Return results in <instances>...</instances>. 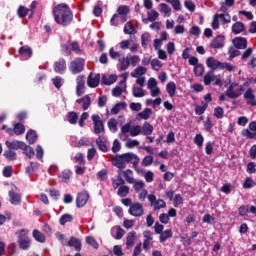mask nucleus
I'll return each instance as SVG.
<instances>
[{"instance_id": "obj_1", "label": "nucleus", "mask_w": 256, "mask_h": 256, "mask_svg": "<svg viewBox=\"0 0 256 256\" xmlns=\"http://www.w3.org/2000/svg\"><path fill=\"white\" fill-rule=\"evenodd\" d=\"M53 15L56 23L62 27H67L73 21V13L67 4H58L53 9Z\"/></svg>"}, {"instance_id": "obj_2", "label": "nucleus", "mask_w": 256, "mask_h": 256, "mask_svg": "<svg viewBox=\"0 0 256 256\" xmlns=\"http://www.w3.org/2000/svg\"><path fill=\"white\" fill-rule=\"evenodd\" d=\"M117 173V179H114L112 181L114 189L121 187V185H125V181L128 182L130 185H133V183H135V178L133 177V170H118Z\"/></svg>"}, {"instance_id": "obj_3", "label": "nucleus", "mask_w": 256, "mask_h": 256, "mask_svg": "<svg viewBox=\"0 0 256 256\" xmlns=\"http://www.w3.org/2000/svg\"><path fill=\"white\" fill-rule=\"evenodd\" d=\"M139 61H141V57L138 55L127 54L126 57L119 59V71H127L131 65L132 67H137V65H139Z\"/></svg>"}, {"instance_id": "obj_4", "label": "nucleus", "mask_w": 256, "mask_h": 256, "mask_svg": "<svg viewBox=\"0 0 256 256\" xmlns=\"http://www.w3.org/2000/svg\"><path fill=\"white\" fill-rule=\"evenodd\" d=\"M127 163H131V153H124L121 155H116L112 159V165L118 168V171H123L127 167Z\"/></svg>"}, {"instance_id": "obj_5", "label": "nucleus", "mask_w": 256, "mask_h": 256, "mask_svg": "<svg viewBox=\"0 0 256 256\" xmlns=\"http://www.w3.org/2000/svg\"><path fill=\"white\" fill-rule=\"evenodd\" d=\"M18 245L23 251H27L31 247V238L27 236V231L23 229L20 230L18 235Z\"/></svg>"}, {"instance_id": "obj_6", "label": "nucleus", "mask_w": 256, "mask_h": 256, "mask_svg": "<svg viewBox=\"0 0 256 256\" xmlns=\"http://www.w3.org/2000/svg\"><path fill=\"white\" fill-rule=\"evenodd\" d=\"M237 87V83H232L228 90L225 92V95L229 97L230 99H237V97H241L243 91V86H239L238 89L235 90Z\"/></svg>"}, {"instance_id": "obj_7", "label": "nucleus", "mask_w": 256, "mask_h": 256, "mask_svg": "<svg viewBox=\"0 0 256 256\" xmlns=\"http://www.w3.org/2000/svg\"><path fill=\"white\" fill-rule=\"evenodd\" d=\"M83 69H85V60L83 58H77L70 64V71L73 73V75L81 73Z\"/></svg>"}, {"instance_id": "obj_8", "label": "nucleus", "mask_w": 256, "mask_h": 256, "mask_svg": "<svg viewBox=\"0 0 256 256\" xmlns=\"http://www.w3.org/2000/svg\"><path fill=\"white\" fill-rule=\"evenodd\" d=\"M94 125V133L96 135H99L105 131V125L103 124V120H101V117L97 114H93L91 117Z\"/></svg>"}, {"instance_id": "obj_9", "label": "nucleus", "mask_w": 256, "mask_h": 256, "mask_svg": "<svg viewBox=\"0 0 256 256\" xmlns=\"http://www.w3.org/2000/svg\"><path fill=\"white\" fill-rule=\"evenodd\" d=\"M128 212L133 217H143V205L140 203H134L130 206Z\"/></svg>"}, {"instance_id": "obj_10", "label": "nucleus", "mask_w": 256, "mask_h": 256, "mask_svg": "<svg viewBox=\"0 0 256 256\" xmlns=\"http://www.w3.org/2000/svg\"><path fill=\"white\" fill-rule=\"evenodd\" d=\"M212 49H223L225 47V36L218 35L210 43Z\"/></svg>"}, {"instance_id": "obj_11", "label": "nucleus", "mask_w": 256, "mask_h": 256, "mask_svg": "<svg viewBox=\"0 0 256 256\" xmlns=\"http://www.w3.org/2000/svg\"><path fill=\"white\" fill-rule=\"evenodd\" d=\"M87 201H89V192H80L76 198V205L77 207H85Z\"/></svg>"}, {"instance_id": "obj_12", "label": "nucleus", "mask_w": 256, "mask_h": 256, "mask_svg": "<svg viewBox=\"0 0 256 256\" xmlns=\"http://www.w3.org/2000/svg\"><path fill=\"white\" fill-rule=\"evenodd\" d=\"M99 81H101V75L90 73L87 78V85L91 88L99 87Z\"/></svg>"}, {"instance_id": "obj_13", "label": "nucleus", "mask_w": 256, "mask_h": 256, "mask_svg": "<svg viewBox=\"0 0 256 256\" xmlns=\"http://www.w3.org/2000/svg\"><path fill=\"white\" fill-rule=\"evenodd\" d=\"M76 95L78 97H81V95H83V93H85V91H83V89H85V76L80 75L77 77L76 79Z\"/></svg>"}, {"instance_id": "obj_14", "label": "nucleus", "mask_w": 256, "mask_h": 256, "mask_svg": "<svg viewBox=\"0 0 256 256\" xmlns=\"http://www.w3.org/2000/svg\"><path fill=\"white\" fill-rule=\"evenodd\" d=\"M67 70V64L65 62V59H60L54 63V71L56 73H59V75H63L65 71Z\"/></svg>"}, {"instance_id": "obj_15", "label": "nucleus", "mask_w": 256, "mask_h": 256, "mask_svg": "<svg viewBox=\"0 0 256 256\" xmlns=\"http://www.w3.org/2000/svg\"><path fill=\"white\" fill-rule=\"evenodd\" d=\"M135 241H137V232H129L126 236V249H131L135 245Z\"/></svg>"}, {"instance_id": "obj_16", "label": "nucleus", "mask_w": 256, "mask_h": 256, "mask_svg": "<svg viewBox=\"0 0 256 256\" xmlns=\"http://www.w3.org/2000/svg\"><path fill=\"white\" fill-rule=\"evenodd\" d=\"M221 62L214 57H209L206 60V65L209 69L212 71H215V69H221Z\"/></svg>"}, {"instance_id": "obj_17", "label": "nucleus", "mask_w": 256, "mask_h": 256, "mask_svg": "<svg viewBox=\"0 0 256 256\" xmlns=\"http://www.w3.org/2000/svg\"><path fill=\"white\" fill-rule=\"evenodd\" d=\"M10 203L12 205H20L21 203V194L15 192L14 190L9 191Z\"/></svg>"}, {"instance_id": "obj_18", "label": "nucleus", "mask_w": 256, "mask_h": 256, "mask_svg": "<svg viewBox=\"0 0 256 256\" xmlns=\"http://www.w3.org/2000/svg\"><path fill=\"white\" fill-rule=\"evenodd\" d=\"M120 85H121V86H116V87L112 90V95H113V97H121V95H123V92L126 91V89H127V84H125V82H121Z\"/></svg>"}, {"instance_id": "obj_19", "label": "nucleus", "mask_w": 256, "mask_h": 256, "mask_svg": "<svg viewBox=\"0 0 256 256\" xmlns=\"http://www.w3.org/2000/svg\"><path fill=\"white\" fill-rule=\"evenodd\" d=\"M76 103L81 104L82 103V108L84 111H87L89 107H91V97L89 95H86L78 100H76Z\"/></svg>"}, {"instance_id": "obj_20", "label": "nucleus", "mask_w": 256, "mask_h": 256, "mask_svg": "<svg viewBox=\"0 0 256 256\" xmlns=\"http://www.w3.org/2000/svg\"><path fill=\"white\" fill-rule=\"evenodd\" d=\"M236 49H247V39L238 37L233 40Z\"/></svg>"}, {"instance_id": "obj_21", "label": "nucleus", "mask_w": 256, "mask_h": 256, "mask_svg": "<svg viewBox=\"0 0 256 256\" xmlns=\"http://www.w3.org/2000/svg\"><path fill=\"white\" fill-rule=\"evenodd\" d=\"M6 147H8V149H23V147H25V143L21 142V141H14V142H10V141H6Z\"/></svg>"}, {"instance_id": "obj_22", "label": "nucleus", "mask_w": 256, "mask_h": 256, "mask_svg": "<svg viewBox=\"0 0 256 256\" xmlns=\"http://www.w3.org/2000/svg\"><path fill=\"white\" fill-rule=\"evenodd\" d=\"M68 247H74L76 251H81V241L75 237H71L68 242H66Z\"/></svg>"}, {"instance_id": "obj_23", "label": "nucleus", "mask_w": 256, "mask_h": 256, "mask_svg": "<svg viewBox=\"0 0 256 256\" xmlns=\"http://www.w3.org/2000/svg\"><path fill=\"white\" fill-rule=\"evenodd\" d=\"M96 145L100 149V151H103V153H106V151H108L107 142L103 136H100L96 139Z\"/></svg>"}, {"instance_id": "obj_24", "label": "nucleus", "mask_w": 256, "mask_h": 256, "mask_svg": "<svg viewBox=\"0 0 256 256\" xmlns=\"http://www.w3.org/2000/svg\"><path fill=\"white\" fill-rule=\"evenodd\" d=\"M145 73H147V68L138 66L131 72V77L137 79L138 77H141V75H145Z\"/></svg>"}, {"instance_id": "obj_25", "label": "nucleus", "mask_w": 256, "mask_h": 256, "mask_svg": "<svg viewBox=\"0 0 256 256\" xmlns=\"http://www.w3.org/2000/svg\"><path fill=\"white\" fill-rule=\"evenodd\" d=\"M245 31V24L242 22H236L232 25V33L234 35H239V33H243Z\"/></svg>"}, {"instance_id": "obj_26", "label": "nucleus", "mask_w": 256, "mask_h": 256, "mask_svg": "<svg viewBox=\"0 0 256 256\" xmlns=\"http://www.w3.org/2000/svg\"><path fill=\"white\" fill-rule=\"evenodd\" d=\"M19 54L21 57H25V59H30V57L33 55V50H31L30 47L22 46L19 49Z\"/></svg>"}, {"instance_id": "obj_27", "label": "nucleus", "mask_w": 256, "mask_h": 256, "mask_svg": "<svg viewBox=\"0 0 256 256\" xmlns=\"http://www.w3.org/2000/svg\"><path fill=\"white\" fill-rule=\"evenodd\" d=\"M171 237H173V230L167 229V230L161 232L160 237H159L160 243H165V241L167 239H171Z\"/></svg>"}, {"instance_id": "obj_28", "label": "nucleus", "mask_w": 256, "mask_h": 256, "mask_svg": "<svg viewBox=\"0 0 256 256\" xmlns=\"http://www.w3.org/2000/svg\"><path fill=\"white\" fill-rule=\"evenodd\" d=\"M166 91L169 97H175V93L177 92V85H175V82H169L166 86Z\"/></svg>"}, {"instance_id": "obj_29", "label": "nucleus", "mask_w": 256, "mask_h": 256, "mask_svg": "<svg viewBox=\"0 0 256 256\" xmlns=\"http://www.w3.org/2000/svg\"><path fill=\"white\" fill-rule=\"evenodd\" d=\"M130 163H132V165H133L135 171H137V173H143L142 170L137 168V166L139 165V156L131 153V155H130Z\"/></svg>"}, {"instance_id": "obj_30", "label": "nucleus", "mask_w": 256, "mask_h": 256, "mask_svg": "<svg viewBox=\"0 0 256 256\" xmlns=\"http://www.w3.org/2000/svg\"><path fill=\"white\" fill-rule=\"evenodd\" d=\"M127 107V103L125 102H119L115 104V106L111 109V114L112 115H117L121 109H125Z\"/></svg>"}, {"instance_id": "obj_31", "label": "nucleus", "mask_w": 256, "mask_h": 256, "mask_svg": "<svg viewBox=\"0 0 256 256\" xmlns=\"http://www.w3.org/2000/svg\"><path fill=\"white\" fill-rule=\"evenodd\" d=\"M143 135H151L153 133V125L149 122H145L143 126H141Z\"/></svg>"}, {"instance_id": "obj_32", "label": "nucleus", "mask_w": 256, "mask_h": 256, "mask_svg": "<svg viewBox=\"0 0 256 256\" xmlns=\"http://www.w3.org/2000/svg\"><path fill=\"white\" fill-rule=\"evenodd\" d=\"M26 139L29 141L30 145H33V143L37 141V132L29 130L26 134Z\"/></svg>"}, {"instance_id": "obj_33", "label": "nucleus", "mask_w": 256, "mask_h": 256, "mask_svg": "<svg viewBox=\"0 0 256 256\" xmlns=\"http://www.w3.org/2000/svg\"><path fill=\"white\" fill-rule=\"evenodd\" d=\"M151 115H153V110H151V108H145L142 112L138 113V117H140V119H144L145 121H147Z\"/></svg>"}, {"instance_id": "obj_34", "label": "nucleus", "mask_w": 256, "mask_h": 256, "mask_svg": "<svg viewBox=\"0 0 256 256\" xmlns=\"http://www.w3.org/2000/svg\"><path fill=\"white\" fill-rule=\"evenodd\" d=\"M22 150L24 151V155H26L28 159H32V157H35V151L32 147L27 146V144H24Z\"/></svg>"}, {"instance_id": "obj_35", "label": "nucleus", "mask_w": 256, "mask_h": 256, "mask_svg": "<svg viewBox=\"0 0 256 256\" xmlns=\"http://www.w3.org/2000/svg\"><path fill=\"white\" fill-rule=\"evenodd\" d=\"M215 81V76L213 74V70H210L205 76H204V84L205 85H211Z\"/></svg>"}, {"instance_id": "obj_36", "label": "nucleus", "mask_w": 256, "mask_h": 256, "mask_svg": "<svg viewBox=\"0 0 256 256\" xmlns=\"http://www.w3.org/2000/svg\"><path fill=\"white\" fill-rule=\"evenodd\" d=\"M124 33L126 35H135V27H133V24L131 22H127L124 25Z\"/></svg>"}, {"instance_id": "obj_37", "label": "nucleus", "mask_w": 256, "mask_h": 256, "mask_svg": "<svg viewBox=\"0 0 256 256\" xmlns=\"http://www.w3.org/2000/svg\"><path fill=\"white\" fill-rule=\"evenodd\" d=\"M117 195L119 197H127V195H129V186H125V184L120 186Z\"/></svg>"}, {"instance_id": "obj_38", "label": "nucleus", "mask_w": 256, "mask_h": 256, "mask_svg": "<svg viewBox=\"0 0 256 256\" xmlns=\"http://www.w3.org/2000/svg\"><path fill=\"white\" fill-rule=\"evenodd\" d=\"M102 81L104 85H113L117 81V75H110L109 77H103Z\"/></svg>"}, {"instance_id": "obj_39", "label": "nucleus", "mask_w": 256, "mask_h": 256, "mask_svg": "<svg viewBox=\"0 0 256 256\" xmlns=\"http://www.w3.org/2000/svg\"><path fill=\"white\" fill-rule=\"evenodd\" d=\"M151 41V35L149 33H144L141 36V45L144 49H147V45Z\"/></svg>"}, {"instance_id": "obj_40", "label": "nucleus", "mask_w": 256, "mask_h": 256, "mask_svg": "<svg viewBox=\"0 0 256 256\" xmlns=\"http://www.w3.org/2000/svg\"><path fill=\"white\" fill-rule=\"evenodd\" d=\"M148 15V21H150L151 23H153L154 21H157L159 19V12L152 10L150 12H147Z\"/></svg>"}, {"instance_id": "obj_41", "label": "nucleus", "mask_w": 256, "mask_h": 256, "mask_svg": "<svg viewBox=\"0 0 256 256\" xmlns=\"http://www.w3.org/2000/svg\"><path fill=\"white\" fill-rule=\"evenodd\" d=\"M14 133L15 135H23L25 133V126L21 123H16L14 125Z\"/></svg>"}, {"instance_id": "obj_42", "label": "nucleus", "mask_w": 256, "mask_h": 256, "mask_svg": "<svg viewBox=\"0 0 256 256\" xmlns=\"http://www.w3.org/2000/svg\"><path fill=\"white\" fill-rule=\"evenodd\" d=\"M33 237L36 241H39L40 243H45V235L41 233L39 230L33 231Z\"/></svg>"}, {"instance_id": "obj_43", "label": "nucleus", "mask_w": 256, "mask_h": 256, "mask_svg": "<svg viewBox=\"0 0 256 256\" xmlns=\"http://www.w3.org/2000/svg\"><path fill=\"white\" fill-rule=\"evenodd\" d=\"M154 211H159V209H165L167 204L163 201V199L156 200L153 204Z\"/></svg>"}, {"instance_id": "obj_44", "label": "nucleus", "mask_w": 256, "mask_h": 256, "mask_svg": "<svg viewBox=\"0 0 256 256\" xmlns=\"http://www.w3.org/2000/svg\"><path fill=\"white\" fill-rule=\"evenodd\" d=\"M4 157H6L8 161H15L17 159V153L13 150H7L4 152Z\"/></svg>"}, {"instance_id": "obj_45", "label": "nucleus", "mask_w": 256, "mask_h": 256, "mask_svg": "<svg viewBox=\"0 0 256 256\" xmlns=\"http://www.w3.org/2000/svg\"><path fill=\"white\" fill-rule=\"evenodd\" d=\"M141 133H142V128L140 125L133 126L130 129L131 137H137V135H141Z\"/></svg>"}, {"instance_id": "obj_46", "label": "nucleus", "mask_w": 256, "mask_h": 256, "mask_svg": "<svg viewBox=\"0 0 256 256\" xmlns=\"http://www.w3.org/2000/svg\"><path fill=\"white\" fill-rule=\"evenodd\" d=\"M108 128L113 133H117V120L115 118H111L110 120H108Z\"/></svg>"}, {"instance_id": "obj_47", "label": "nucleus", "mask_w": 256, "mask_h": 256, "mask_svg": "<svg viewBox=\"0 0 256 256\" xmlns=\"http://www.w3.org/2000/svg\"><path fill=\"white\" fill-rule=\"evenodd\" d=\"M79 119V115L77 112H69L68 113V121L71 123V125H75L77 123V120Z\"/></svg>"}, {"instance_id": "obj_48", "label": "nucleus", "mask_w": 256, "mask_h": 256, "mask_svg": "<svg viewBox=\"0 0 256 256\" xmlns=\"http://www.w3.org/2000/svg\"><path fill=\"white\" fill-rule=\"evenodd\" d=\"M132 185H133V188L135 189V191L137 193H139V191H141V189H145V182L144 181H136V180H134Z\"/></svg>"}, {"instance_id": "obj_49", "label": "nucleus", "mask_w": 256, "mask_h": 256, "mask_svg": "<svg viewBox=\"0 0 256 256\" xmlns=\"http://www.w3.org/2000/svg\"><path fill=\"white\" fill-rule=\"evenodd\" d=\"M71 221H73V216L71 214H64L59 220L60 225H65V223H71Z\"/></svg>"}, {"instance_id": "obj_50", "label": "nucleus", "mask_w": 256, "mask_h": 256, "mask_svg": "<svg viewBox=\"0 0 256 256\" xmlns=\"http://www.w3.org/2000/svg\"><path fill=\"white\" fill-rule=\"evenodd\" d=\"M204 141H205V138H203V135H201V134H197L194 137V143H195V145H197V147H199V149H201V147H203Z\"/></svg>"}, {"instance_id": "obj_51", "label": "nucleus", "mask_w": 256, "mask_h": 256, "mask_svg": "<svg viewBox=\"0 0 256 256\" xmlns=\"http://www.w3.org/2000/svg\"><path fill=\"white\" fill-rule=\"evenodd\" d=\"M166 3H170L175 11H181V1L180 0H166Z\"/></svg>"}, {"instance_id": "obj_52", "label": "nucleus", "mask_w": 256, "mask_h": 256, "mask_svg": "<svg viewBox=\"0 0 256 256\" xmlns=\"http://www.w3.org/2000/svg\"><path fill=\"white\" fill-rule=\"evenodd\" d=\"M86 243L88 245H91V247H93L94 249H99V243H97V240H95V238H93L92 236L86 237Z\"/></svg>"}, {"instance_id": "obj_53", "label": "nucleus", "mask_w": 256, "mask_h": 256, "mask_svg": "<svg viewBox=\"0 0 256 256\" xmlns=\"http://www.w3.org/2000/svg\"><path fill=\"white\" fill-rule=\"evenodd\" d=\"M133 97H145V92L143 88L133 87L132 89Z\"/></svg>"}, {"instance_id": "obj_54", "label": "nucleus", "mask_w": 256, "mask_h": 256, "mask_svg": "<svg viewBox=\"0 0 256 256\" xmlns=\"http://www.w3.org/2000/svg\"><path fill=\"white\" fill-rule=\"evenodd\" d=\"M202 104H203L202 106H196L195 108L196 115H203V113L207 111L208 104L204 102H202Z\"/></svg>"}, {"instance_id": "obj_55", "label": "nucleus", "mask_w": 256, "mask_h": 256, "mask_svg": "<svg viewBox=\"0 0 256 256\" xmlns=\"http://www.w3.org/2000/svg\"><path fill=\"white\" fill-rule=\"evenodd\" d=\"M228 53L230 55V60L235 59V57H239V55H241V51H239L238 48L235 49L234 47H230Z\"/></svg>"}, {"instance_id": "obj_56", "label": "nucleus", "mask_w": 256, "mask_h": 256, "mask_svg": "<svg viewBox=\"0 0 256 256\" xmlns=\"http://www.w3.org/2000/svg\"><path fill=\"white\" fill-rule=\"evenodd\" d=\"M151 67L152 69H154L155 71H159L161 69V67H163V64H161V61H159V59H153L151 62Z\"/></svg>"}, {"instance_id": "obj_57", "label": "nucleus", "mask_w": 256, "mask_h": 256, "mask_svg": "<svg viewBox=\"0 0 256 256\" xmlns=\"http://www.w3.org/2000/svg\"><path fill=\"white\" fill-rule=\"evenodd\" d=\"M18 16L23 19V17H27V14L29 13V9L28 8H25V6H20L18 8Z\"/></svg>"}, {"instance_id": "obj_58", "label": "nucleus", "mask_w": 256, "mask_h": 256, "mask_svg": "<svg viewBox=\"0 0 256 256\" xmlns=\"http://www.w3.org/2000/svg\"><path fill=\"white\" fill-rule=\"evenodd\" d=\"M114 230H116L115 239H123V235H125V230L121 228V226H116Z\"/></svg>"}, {"instance_id": "obj_59", "label": "nucleus", "mask_w": 256, "mask_h": 256, "mask_svg": "<svg viewBox=\"0 0 256 256\" xmlns=\"http://www.w3.org/2000/svg\"><path fill=\"white\" fill-rule=\"evenodd\" d=\"M160 11L161 13H165V15L169 17V15L171 14V7H169V5L165 3H162L160 4Z\"/></svg>"}, {"instance_id": "obj_60", "label": "nucleus", "mask_w": 256, "mask_h": 256, "mask_svg": "<svg viewBox=\"0 0 256 256\" xmlns=\"http://www.w3.org/2000/svg\"><path fill=\"white\" fill-rule=\"evenodd\" d=\"M205 71V67H203L201 64H198L194 67V73L197 75V77H201Z\"/></svg>"}, {"instance_id": "obj_61", "label": "nucleus", "mask_w": 256, "mask_h": 256, "mask_svg": "<svg viewBox=\"0 0 256 256\" xmlns=\"http://www.w3.org/2000/svg\"><path fill=\"white\" fill-rule=\"evenodd\" d=\"M225 111L223 110L222 107H216L214 109V115L217 119H223V115H224Z\"/></svg>"}, {"instance_id": "obj_62", "label": "nucleus", "mask_w": 256, "mask_h": 256, "mask_svg": "<svg viewBox=\"0 0 256 256\" xmlns=\"http://www.w3.org/2000/svg\"><path fill=\"white\" fill-rule=\"evenodd\" d=\"M142 165L144 167H149L150 165H153V156H146L142 160Z\"/></svg>"}, {"instance_id": "obj_63", "label": "nucleus", "mask_w": 256, "mask_h": 256, "mask_svg": "<svg viewBox=\"0 0 256 256\" xmlns=\"http://www.w3.org/2000/svg\"><path fill=\"white\" fill-rule=\"evenodd\" d=\"M244 99H255V91H253L251 88H248L244 93Z\"/></svg>"}, {"instance_id": "obj_64", "label": "nucleus", "mask_w": 256, "mask_h": 256, "mask_svg": "<svg viewBox=\"0 0 256 256\" xmlns=\"http://www.w3.org/2000/svg\"><path fill=\"white\" fill-rule=\"evenodd\" d=\"M118 15H127L129 13V7L128 6H119L117 8Z\"/></svg>"}]
</instances>
